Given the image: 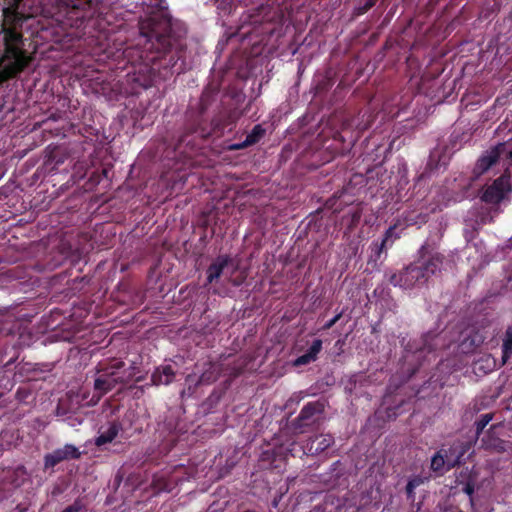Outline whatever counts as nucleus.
<instances>
[{
	"label": "nucleus",
	"mask_w": 512,
	"mask_h": 512,
	"mask_svg": "<svg viewBox=\"0 0 512 512\" xmlns=\"http://www.w3.org/2000/svg\"><path fill=\"white\" fill-rule=\"evenodd\" d=\"M5 15L3 24L4 53L0 58L2 73L6 78L20 74L30 64L32 57L23 48V35L17 30L23 19L18 13Z\"/></svg>",
	"instance_id": "obj_3"
},
{
	"label": "nucleus",
	"mask_w": 512,
	"mask_h": 512,
	"mask_svg": "<svg viewBox=\"0 0 512 512\" xmlns=\"http://www.w3.org/2000/svg\"><path fill=\"white\" fill-rule=\"evenodd\" d=\"M369 127V125H364L363 127H359L361 131L366 130Z\"/></svg>",
	"instance_id": "obj_40"
},
{
	"label": "nucleus",
	"mask_w": 512,
	"mask_h": 512,
	"mask_svg": "<svg viewBox=\"0 0 512 512\" xmlns=\"http://www.w3.org/2000/svg\"><path fill=\"white\" fill-rule=\"evenodd\" d=\"M325 412V403L321 400L306 403L298 416L290 422V428L295 434H303L320 426Z\"/></svg>",
	"instance_id": "obj_6"
},
{
	"label": "nucleus",
	"mask_w": 512,
	"mask_h": 512,
	"mask_svg": "<svg viewBox=\"0 0 512 512\" xmlns=\"http://www.w3.org/2000/svg\"><path fill=\"white\" fill-rule=\"evenodd\" d=\"M135 370L136 367L134 365H131L128 369H123L119 372V374H116V380L118 384L126 385L130 381L133 380L135 376Z\"/></svg>",
	"instance_id": "obj_29"
},
{
	"label": "nucleus",
	"mask_w": 512,
	"mask_h": 512,
	"mask_svg": "<svg viewBox=\"0 0 512 512\" xmlns=\"http://www.w3.org/2000/svg\"><path fill=\"white\" fill-rule=\"evenodd\" d=\"M313 361H315V360L305 352L303 355H301L295 359L294 366L299 367V366L307 365Z\"/></svg>",
	"instance_id": "obj_32"
},
{
	"label": "nucleus",
	"mask_w": 512,
	"mask_h": 512,
	"mask_svg": "<svg viewBox=\"0 0 512 512\" xmlns=\"http://www.w3.org/2000/svg\"><path fill=\"white\" fill-rule=\"evenodd\" d=\"M249 356L241 355L236 358H232L231 355L221 356L220 362L224 366V376H228L230 379H234L240 376L251 362Z\"/></svg>",
	"instance_id": "obj_11"
},
{
	"label": "nucleus",
	"mask_w": 512,
	"mask_h": 512,
	"mask_svg": "<svg viewBox=\"0 0 512 512\" xmlns=\"http://www.w3.org/2000/svg\"><path fill=\"white\" fill-rule=\"evenodd\" d=\"M142 379H143V378L140 376V377H137V378L135 379V381H136V382H141V381H142Z\"/></svg>",
	"instance_id": "obj_41"
},
{
	"label": "nucleus",
	"mask_w": 512,
	"mask_h": 512,
	"mask_svg": "<svg viewBox=\"0 0 512 512\" xmlns=\"http://www.w3.org/2000/svg\"><path fill=\"white\" fill-rule=\"evenodd\" d=\"M322 349V340L315 339L312 343V345L309 347V349L306 351V353L311 356L314 360L317 359L318 354L320 353Z\"/></svg>",
	"instance_id": "obj_30"
},
{
	"label": "nucleus",
	"mask_w": 512,
	"mask_h": 512,
	"mask_svg": "<svg viewBox=\"0 0 512 512\" xmlns=\"http://www.w3.org/2000/svg\"><path fill=\"white\" fill-rule=\"evenodd\" d=\"M378 0H359L358 5L353 9L352 16L357 18L367 13L375 6Z\"/></svg>",
	"instance_id": "obj_27"
},
{
	"label": "nucleus",
	"mask_w": 512,
	"mask_h": 512,
	"mask_svg": "<svg viewBox=\"0 0 512 512\" xmlns=\"http://www.w3.org/2000/svg\"><path fill=\"white\" fill-rule=\"evenodd\" d=\"M503 155H507L508 158L511 160L512 162V149L511 150H508V146L506 145V152L503 154Z\"/></svg>",
	"instance_id": "obj_38"
},
{
	"label": "nucleus",
	"mask_w": 512,
	"mask_h": 512,
	"mask_svg": "<svg viewBox=\"0 0 512 512\" xmlns=\"http://www.w3.org/2000/svg\"><path fill=\"white\" fill-rule=\"evenodd\" d=\"M201 367V374L196 378L195 374H189L185 378L187 388L183 390L184 394L192 395L200 385H211L218 380V378L224 376V366L221 364L220 359L218 361H205L202 364L197 363L196 368Z\"/></svg>",
	"instance_id": "obj_7"
},
{
	"label": "nucleus",
	"mask_w": 512,
	"mask_h": 512,
	"mask_svg": "<svg viewBox=\"0 0 512 512\" xmlns=\"http://www.w3.org/2000/svg\"><path fill=\"white\" fill-rule=\"evenodd\" d=\"M103 371L104 373L94 381V389L100 395L108 393L118 384L116 380L117 371L108 372L105 369Z\"/></svg>",
	"instance_id": "obj_18"
},
{
	"label": "nucleus",
	"mask_w": 512,
	"mask_h": 512,
	"mask_svg": "<svg viewBox=\"0 0 512 512\" xmlns=\"http://www.w3.org/2000/svg\"><path fill=\"white\" fill-rule=\"evenodd\" d=\"M392 238H399L398 235H395V226H390L384 233L381 241H373L370 245V256L368 259V263L377 264L378 261L381 260L383 254L387 253V249L392 247L393 240Z\"/></svg>",
	"instance_id": "obj_10"
},
{
	"label": "nucleus",
	"mask_w": 512,
	"mask_h": 512,
	"mask_svg": "<svg viewBox=\"0 0 512 512\" xmlns=\"http://www.w3.org/2000/svg\"><path fill=\"white\" fill-rule=\"evenodd\" d=\"M426 218H427L426 215L418 214L416 216V219H413V218H410L409 216H407L405 218V220H406L408 225H415V224H424V223H426V221H427Z\"/></svg>",
	"instance_id": "obj_33"
},
{
	"label": "nucleus",
	"mask_w": 512,
	"mask_h": 512,
	"mask_svg": "<svg viewBox=\"0 0 512 512\" xmlns=\"http://www.w3.org/2000/svg\"><path fill=\"white\" fill-rule=\"evenodd\" d=\"M150 1L155 9L138 22L140 62L132 66L123 83L124 92L129 95H137L186 70L185 23L171 16L166 0Z\"/></svg>",
	"instance_id": "obj_1"
},
{
	"label": "nucleus",
	"mask_w": 512,
	"mask_h": 512,
	"mask_svg": "<svg viewBox=\"0 0 512 512\" xmlns=\"http://www.w3.org/2000/svg\"><path fill=\"white\" fill-rule=\"evenodd\" d=\"M451 468H448L447 454L444 447L440 448L431 458L430 470L436 476H442Z\"/></svg>",
	"instance_id": "obj_19"
},
{
	"label": "nucleus",
	"mask_w": 512,
	"mask_h": 512,
	"mask_svg": "<svg viewBox=\"0 0 512 512\" xmlns=\"http://www.w3.org/2000/svg\"><path fill=\"white\" fill-rule=\"evenodd\" d=\"M493 419L492 413L482 414L479 419H477L474 423L475 427V436L478 439L480 435L483 433L485 427L489 424V422Z\"/></svg>",
	"instance_id": "obj_28"
},
{
	"label": "nucleus",
	"mask_w": 512,
	"mask_h": 512,
	"mask_svg": "<svg viewBox=\"0 0 512 512\" xmlns=\"http://www.w3.org/2000/svg\"><path fill=\"white\" fill-rule=\"evenodd\" d=\"M266 130L263 128L261 124L255 125L251 132L246 136L245 141L248 146H253L261 141V139L265 136Z\"/></svg>",
	"instance_id": "obj_23"
},
{
	"label": "nucleus",
	"mask_w": 512,
	"mask_h": 512,
	"mask_svg": "<svg viewBox=\"0 0 512 512\" xmlns=\"http://www.w3.org/2000/svg\"><path fill=\"white\" fill-rule=\"evenodd\" d=\"M350 250L351 252L348 254V258L351 259L353 256H355L358 252V243L351 242L350 243Z\"/></svg>",
	"instance_id": "obj_37"
},
{
	"label": "nucleus",
	"mask_w": 512,
	"mask_h": 512,
	"mask_svg": "<svg viewBox=\"0 0 512 512\" xmlns=\"http://www.w3.org/2000/svg\"><path fill=\"white\" fill-rule=\"evenodd\" d=\"M495 426H491L486 434L481 439L482 447L486 450H490L497 453L506 452L511 448L512 443L510 441L503 440L494 435L493 429Z\"/></svg>",
	"instance_id": "obj_14"
},
{
	"label": "nucleus",
	"mask_w": 512,
	"mask_h": 512,
	"mask_svg": "<svg viewBox=\"0 0 512 512\" xmlns=\"http://www.w3.org/2000/svg\"><path fill=\"white\" fill-rule=\"evenodd\" d=\"M342 315H343V312L336 314L332 319H330L323 325L322 329L323 330L331 329L341 319Z\"/></svg>",
	"instance_id": "obj_35"
},
{
	"label": "nucleus",
	"mask_w": 512,
	"mask_h": 512,
	"mask_svg": "<svg viewBox=\"0 0 512 512\" xmlns=\"http://www.w3.org/2000/svg\"><path fill=\"white\" fill-rule=\"evenodd\" d=\"M125 363L123 361H115L109 367L105 368L108 372L117 371V375L124 369Z\"/></svg>",
	"instance_id": "obj_34"
},
{
	"label": "nucleus",
	"mask_w": 512,
	"mask_h": 512,
	"mask_svg": "<svg viewBox=\"0 0 512 512\" xmlns=\"http://www.w3.org/2000/svg\"><path fill=\"white\" fill-rule=\"evenodd\" d=\"M448 460V468H454L462 463L465 454L470 450V444L460 440L454 441L445 448Z\"/></svg>",
	"instance_id": "obj_13"
},
{
	"label": "nucleus",
	"mask_w": 512,
	"mask_h": 512,
	"mask_svg": "<svg viewBox=\"0 0 512 512\" xmlns=\"http://www.w3.org/2000/svg\"><path fill=\"white\" fill-rule=\"evenodd\" d=\"M232 263V258L229 255H219L206 270V284H211L218 280L224 273L225 268Z\"/></svg>",
	"instance_id": "obj_15"
},
{
	"label": "nucleus",
	"mask_w": 512,
	"mask_h": 512,
	"mask_svg": "<svg viewBox=\"0 0 512 512\" xmlns=\"http://www.w3.org/2000/svg\"><path fill=\"white\" fill-rule=\"evenodd\" d=\"M334 444V437L331 434H321L316 436L315 439L312 440L311 446L309 447V451L312 454H319L327 450Z\"/></svg>",
	"instance_id": "obj_21"
},
{
	"label": "nucleus",
	"mask_w": 512,
	"mask_h": 512,
	"mask_svg": "<svg viewBox=\"0 0 512 512\" xmlns=\"http://www.w3.org/2000/svg\"><path fill=\"white\" fill-rule=\"evenodd\" d=\"M81 452L73 444H65L63 447L55 449L44 456V468H54L59 463L66 460L79 459Z\"/></svg>",
	"instance_id": "obj_9"
},
{
	"label": "nucleus",
	"mask_w": 512,
	"mask_h": 512,
	"mask_svg": "<svg viewBox=\"0 0 512 512\" xmlns=\"http://www.w3.org/2000/svg\"><path fill=\"white\" fill-rule=\"evenodd\" d=\"M510 190V175L504 173L486 187L481 200L488 204H499L504 199L505 193Z\"/></svg>",
	"instance_id": "obj_8"
},
{
	"label": "nucleus",
	"mask_w": 512,
	"mask_h": 512,
	"mask_svg": "<svg viewBox=\"0 0 512 512\" xmlns=\"http://www.w3.org/2000/svg\"><path fill=\"white\" fill-rule=\"evenodd\" d=\"M506 152V143H499L489 151H486L476 162L474 173L476 175L484 174L499 158Z\"/></svg>",
	"instance_id": "obj_12"
},
{
	"label": "nucleus",
	"mask_w": 512,
	"mask_h": 512,
	"mask_svg": "<svg viewBox=\"0 0 512 512\" xmlns=\"http://www.w3.org/2000/svg\"><path fill=\"white\" fill-rule=\"evenodd\" d=\"M248 144L246 143V141H242V142H239V143H229L227 142L225 144V147L224 149L227 150V151H237V150H242V149H245V148H248Z\"/></svg>",
	"instance_id": "obj_31"
},
{
	"label": "nucleus",
	"mask_w": 512,
	"mask_h": 512,
	"mask_svg": "<svg viewBox=\"0 0 512 512\" xmlns=\"http://www.w3.org/2000/svg\"><path fill=\"white\" fill-rule=\"evenodd\" d=\"M475 481V476L466 467L461 470L455 482L457 485L463 484L462 491L471 497L475 490Z\"/></svg>",
	"instance_id": "obj_20"
},
{
	"label": "nucleus",
	"mask_w": 512,
	"mask_h": 512,
	"mask_svg": "<svg viewBox=\"0 0 512 512\" xmlns=\"http://www.w3.org/2000/svg\"><path fill=\"white\" fill-rule=\"evenodd\" d=\"M362 216L360 208H353L347 215L343 217V221L347 224V230H353L359 223Z\"/></svg>",
	"instance_id": "obj_25"
},
{
	"label": "nucleus",
	"mask_w": 512,
	"mask_h": 512,
	"mask_svg": "<svg viewBox=\"0 0 512 512\" xmlns=\"http://www.w3.org/2000/svg\"><path fill=\"white\" fill-rule=\"evenodd\" d=\"M49 160H52V161H54V160H55V165H58V164L62 163V160H61V159H57V160H56L54 155H51V156L49 157Z\"/></svg>",
	"instance_id": "obj_39"
},
{
	"label": "nucleus",
	"mask_w": 512,
	"mask_h": 512,
	"mask_svg": "<svg viewBox=\"0 0 512 512\" xmlns=\"http://www.w3.org/2000/svg\"><path fill=\"white\" fill-rule=\"evenodd\" d=\"M218 96V89L208 86L203 90L198 104L187 109L179 146L189 144V136L200 139L219 138L226 130L232 129L239 117L237 110L219 102Z\"/></svg>",
	"instance_id": "obj_2"
},
{
	"label": "nucleus",
	"mask_w": 512,
	"mask_h": 512,
	"mask_svg": "<svg viewBox=\"0 0 512 512\" xmlns=\"http://www.w3.org/2000/svg\"><path fill=\"white\" fill-rule=\"evenodd\" d=\"M103 173H104L105 176H107V170L104 169Z\"/></svg>",
	"instance_id": "obj_43"
},
{
	"label": "nucleus",
	"mask_w": 512,
	"mask_h": 512,
	"mask_svg": "<svg viewBox=\"0 0 512 512\" xmlns=\"http://www.w3.org/2000/svg\"><path fill=\"white\" fill-rule=\"evenodd\" d=\"M425 251L426 246L423 245L419 249L420 258L398 273L391 275L390 283L403 289H412L425 285L440 270L444 260V256L438 252L426 258Z\"/></svg>",
	"instance_id": "obj_4"
},
{
	"label": "nucleus",
	"mask_w": 512,
	"mask_h": 512,
	"mask_svg": "<svg viewBox=\"0 0 512 512\" xmlns=\"http://www.w3.org/2000/svg\"><path fill=\"white\" fill-rule=\"evenodd\" d=\"M176 376V372L171 365H161L155 368L151 375V383L154 386L169 385Z\"/></svg>",
	"instance_id": "obj_17"
},
{
	"label": "nucleus",
	"mask_w": 512,
	"mask_h": 512,
	"mask_svg": "<svg viewBox=\"0 0 512 512\" xmlns=\"http://www.w3.org/2000/svg\"><path fill=\"white\" fill-rule=\"evenodd\" d=\"M82 505L79 501H75L72 505L66 507L61 512H80Z\"/></svg>",
	"instance_id": "obj_36"
},
{
	"label": "nucleus",
	"mask_w": 512,
	"mask_h": 512,
	"mask_svg": "<svg viewBox=\"0 0 512 512\" xmlns=\"http://www.w3.org/2000/svg\"><path fill=\"white\" fill-rule=\"evenodd\" d=\"M512 354V324L508 326L505 332V338L502 344V360L503 364L509 359Z\"/></svg>",
	"instance_id": "obj_24"
},
{
	"label": "nucleus",
	"mask_w": 512,
	"mask_h": 512,
	"mask_svg": "<svg viewBox=\"0 0 512 512\" xmlns=\"http://www.w3.org/2000/svg\"><path fill=\"white\" fill-rule=\"evenodd\" d=\"M81 256V249L63 238L56 247L52 248L36 263L35 267L38 271H52L61 266L64 261L70 260L74 263L80 260Z\"/></svg>",
	"instance_id": "obj_5"
},
{
	"label": "nucleus",
	"mask_w": 512,
	"mask_h": 512,
	"mask_svg": "<svg viewBox=\"0 0 512 512\" xmlns=\"http://www.w3.org/2000/svg\"><path fill=\"white\" fill-rule=\"evenodd\" d=\"M233 284H234L235 286H239V285L241 284V282H233Z\"/></svg>",
	"instance_id": "obj_42"
},
{
	"label": "nucleus",
	"mask_w": 512,
	"mask_h": 512,
	"mask_svg": "<svg viewBox=\"0 0 512 512\" xmlns=\"http://www.w3.org/2000/svg\"><path fill=\"white\" fill-rule=\"evenodd\" d=\"M121 431H123L122 423L118 420H112L108 422V426L105 430L99 432V435L95 438L94 444L97 447H102L108 443H112Z\"/></svg>",
	"instance_id": "obj_16"
},
{
	"label": "nucleus",
	"mask_w": 512,
	"mask_h": 512,
	"mask_svg": "<svg viewBox=\"0 0 512 512\" xmlns=\"http://www.w3.org/2000/svg\"><path fill=\"white\" fill-rule=\"evenodd\" d=\"M430 479H431L430 474H427V475L419 474V475H415L412 478H410L405 487L407 499L411 502H414L415 489L417 487L421 486L422 484H424L425 482H428Z\"/></svg>",
	"instance_id": "obj_22"
},
{
	"label": "nucleus",
	"mask_w": 512,
	"mask_h": 512,
	"mask_svg": "<svg viewBox=\"0 0 512 512\" xmlns=\"http://www.w3.org/2000/svg\"><path fill=\"white\" fill-rule=\"evenodd\" d=\"M18 328V323L10 316L0 319V334L12 335Z\"/></svg>",
	"instance_id": "obj_26"
}]
</instances>
